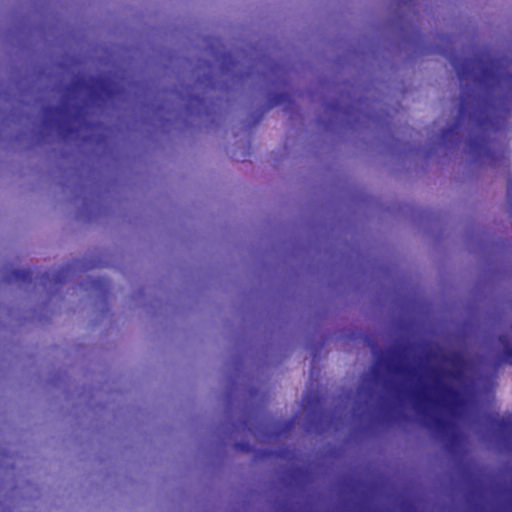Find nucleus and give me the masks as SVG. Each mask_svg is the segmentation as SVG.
Listing matches in <instances>:
<instances>
[{"instance_id":"10","label":"nucleus","mask_w":512,"mask_h":512,"mask_svg":"<svg viewBox=\"0 0 512 512\" xmlns=\"http://www.w3.org/2000/svg\"><path fill=\"white\" fill-rule=\"evenodd\" d=\"M460 443V436L456 433L451 434L447 439V449L454 452Z\"/></svg>"},{"instance_id":"5","label":"nucleus","mask_w":512,"mask_h":512,"mask_svg":"<svg viewBox=\"0 0 512 512\" xmlns=\"http://www.w3.org/2000/svg\"><path fill=\"white\" fill-rule=\"evenodd\" d=\"M65 112V107L64 106H47L44 108V114H45V117H46V122L50 125L52 124H56L57 127L61 130L62 133L64 134H70L73 129L69 126H65L63 125L60 121L58 120H53L52 118L54 117H58V116H61L63 115Z\"/></svg>"},{"instance_id":"12","label":"nucleus","mask_w":512,"mask_h":512,"mask_svg":"<svg viewBox=\"0 0 512 512\" xmlns=\"http://www.w3.org/2000/svg\"><path fill=\"white\" fill-rule=\"evenodd\" d=\"M490 425L497 430H504L508 426V423L503 419L491 418L489 421Z\"/></svg>"},{"instance_id":"7","label":"nucleus","mask_w":512,"mask_h":512,"mask_svg":"<svg viewBox=\"0 0 512 512\" xmlns=\"http://www.w3.org/2000/svg\"><path fill=\"white\" fill-rule=\"evenodd\" d=\"M70 270L69 267L62 269L54 274H50L49 272H45L40 276L41 284L44 286L47 283H53V284H62L65 281L66 274Z\"/></svg>"},{"instance_id":"1","label":"nucleus","mask_w":512,"mask_h":512,"mask_svg":"<svg viewBox=\"0 0 512 512\" xmlns=\"http://www.w3.org/2000/svg\"><path fill=\"white\" fill-rule=\"evenodd\" d=\"M438 52L448 58L462 86L458 115L452 126L441 131V141L448 142L449 137L454 136L458 128L467 121L472 129L481 134L468 140L469 154L475 162L496 164L498 157L487 139L490 132L498 130L497 123L491 116V104L486 97L475 94L468 83L482 85L494 80L493 68L479 58H460L445 47H438Z\"/></svg>"},{"instance_id":"11","label":"nucleus","mask_w":512,"mask_h":512,"mask_svg":"<svg viewBox=\"0 0 512 512\" xmlns=\"http://www.w3.org/2000/svg\"><path fill=\"white\" fill-rule=\"evenodd\" d=\"M91 286L94 288V289H100L102 290L104 293L107 292L108 290V287H109V283L107 282L106 279H102V278H97V279H94L91 283Z\"/></svg>"},{"instance_id":"20","label":"nucleus","mask_w":512,"mask_h":512,"mask_svg":"<svg viewBox=\"0 0 512 512\" xmlns=\"http://www.w3.org/2000/svg\"><path fill=\"white\" fill-rule=\"evenodd\" d=\"M236 446H237L238 448H241V449H244V447H245V445H243V444H236Z\"/></svg>"},{"instance_id":"4","label":"nucleus","mask_w":512,"mask_h":512,"mask_svg":"<svg viewBox=\"0 0 512 512\" xmlns=\"http://www.w3.org/2000/svg\"><path fill=\"white\" fill-rule=\"evenodd\" d=\"M278 105H282L286 112H290L294 107V101L292 99V96L286 92L275 93V94L271 95L268 100L267 107L264 109V111L261 112L257 121L260 120V118L263 116V113L265 111L271 109L274 106H278Z\"/></svg>"},{"instance_id":"13","label":"nucleus","mask_w":512,"mask_h":512,"mask_svg":"<svg viewBox=\"0 0 512 512\" xmlns=\"http://www.w3.org/2000/svg\"><path fill=\"white\" fill-rule=\"evenodd\" d=\"M441 43L446 44L449 48L454 47V40L450 36H441Z\"/></svg>"},{"instance_id":"18","label":"nucleus","mask_w":512,"mask_h":512,"mask_svg":"<svg viewBox=\"0 0 512 512\" xmlns=\"http://www.w3.org/2000/svg\"><path fill=\"white\" fill-rule=\"evenodd\" d=\"M279 69H280L279 65L275 64L272 66L271 71L273 72V74H276Z\"/></svg>"},{"instance_id":"16","label":"nucleus","mask_w":512,"mask_h":512,"mask_svg":"<svg viewBox=\"0 0 512 512\" xmlns=\"http://www.w3.org/2000/svg\"><path fill=\"white\" fill-rule=\"evenodd\" d=\"M508 203H509V207H510V212H511V216H512V188H510L508 190Z\"/></svg>"},{"instance_id":"19","label":"nucleus","mask_w":512,"mask_h":512,"mask_svg":"<svg viewBox=\"0 0 512 512\" xmlns=\"http://www.w3.org/2000/svg\"><path fill=\"white\" fill-rule=\"evenodd\" d=\"M292 425H293V421H292V420H289V421H287V422H286V424H285V428H286V429H290V428L292 427Z\"/></svg>"},{"instance_id":"15","label":"nucleus","mask_w":512,"mask_h":512,"mask_svg":"<svg viewBox=\"0 0 512 512\" xmlns=\"http://www.w3.org/2000/svg\"><path fill=\"white\" fill-rule=\"evenodd\" d=\"M326 109H327V110H330V111H332V112L337 113V112H339V110H340V106H339V104H338V103H332V104L328 105V106L326 107Z\"/></svg>"},{"instance_id":"17","label":"nucleus","mask_w":512,"mask_h":512,"mask_svg":"<svg viewBox=\"0 0 512 512\" xmlns=\"http://www.w3.org/2000/svg\"><path fill=\"white\" fill-rule=\"evenodd\" d=\"M392 371H393L394 373L400 374V373H402V372H403V367H401V366H395V367H393V368H392Z\"/></svg>"},{"instance_id":"9","label":"nucleus","mask_w":512,"mask_h":512,"mask_svg":"<svg viewBox=\"0 0 512 512\" xmlns=\"http://www.w3.org/2000/svg\"><path fill=\"white\" fill-rule=\"evenodd\" d=\"M428 426L435 428L439 432H443L447 428V422L441 417H435Z\"/></svg>"},{"instance_id":"14","label":"nucleus","mask_w":512,"mask_h":512,"mask_svg":"<svg viewBox=\"0 0 512 512\" xmlns=\"http://www.w3.org/2000/svg\"><path fill=\"white\" fill-rule=\"evenodd\" d=\"M383 362H384V359L382 357H379L377 359V362H376L375 366L373 367V373L375 375H378L379 368L382 366Z\"/></svg>"},{"instance_id":"6","label":"nucleus","mask_w":512,"mask_h":512,"mask_svg":"<svg viewBox=\"0 0 512 512\" xmlns=\"http://www.w3.org/2000/svg\"><path fill=\"white\" fill-rule=\"evenodd\" d=\"M33 273L30 269H15L6 276L7 282H15L18 284H29L32 282Z\"/></svg>"},{"instance_id":"2","label":"nucleus","mask_w":512,"mask_h":512,"mask_svg":"<svg viewBox=\"0 0 512 512\" xmlns=\"http://www.w3.org/2000/svg\"><path fill=\"white\" fill-rule=\"evenodd\" d=\"M443 360L451 364L455 369L450 371H440L438 369L433 370L434 385L431 391L434 393V397H430L427 393L429 389L422 387L414 391L413 399L420 407L424 403H431L435 406L446 408L453 412L461 403L460 391L454 386L444 383L441 378H448L454 381H461L464 377V370L467 365V361L464 355L459 351L451 352L450 354L443 357Z\"/></svg>"},{"instance_id":"8","label":"nucleus","mask_w":512,"mask_h":512,"mask_svg":"<svg viewBox=\"0 0 512 512\" xmlns=\"http://www.w3.org/2000/svg\"><path fill=\"white\" fill-rule=\"evenodd\" d=\"M499 342L504 346L502 360L512 364V346L508 345V337L506 335H500Z\"/></svg>"},{"instance_id":"3","label":"nucleus","mask_w":512,"mask_h":512,"mask_svg":"<svg viewBox=\"0 0 512 512\" xmlns=\"http://www.w3.org/2000/svg\"><path fill=\"white\" fill-rule=\"evenodd\" d=\"M89 90L93 98L96 100H110L116 94L112 83L105 77H97L93 79Z\"/></svg>"},{"instance_id":"21","label":"nucleus","mask_w":512,"mask_h":512,"mask_svg":"<svg viewBox=\"0 0 512 512\" xmlns=\"http://www.w3.org/2000/svg\"><path fill=\"white\" fill-rule=\"evenodd\" d=\"M76 84H77V85H79V86H83L82 81H77V83H76Z\"/></svg>"}]
</instances>
